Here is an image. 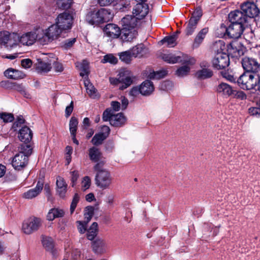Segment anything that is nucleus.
<instances>
[{
    "label": "nucleus",
    "instance_id": "37998d69",
    "mask_svg": "<svg viewBox=\"0 0 260 260\" xmlns=\"http://www.w3.org/2000/svg\"><path fill=\"white\" fill-rule=\"evenodd\" d=\"M78 124V119L75 117H72L69 123V128L71 134L76 133Z\"/></svg>",
    "mask_w": 260,
    "mask_h": 260
},
{
    "label": "nucleus",
    "instance_id": "de8ad7c7",
    "mask_svg": "<svg viewBox=\"0 0 260 260\" xmlns=\"http://www.w3.org/2000/svg\"><path fill=\"white\" fill-rule=\"evenodd\" d=\"M10 33L7 31L0 32V44L7 46Z\"/></svg>",
    "mask_w": 260,
    "mask_h": 260
},
{
    "label": "nucleus",
    "instance_id": "b1692460",
    "mask_svg": "<svg viewBox=\"0 0 260 260\" xmlns=\"http://www.w3.org/2000/svg\"><path fill=\"white\" fill-rule=\"evenodd\" d=\"M137 35L138 32L135 29L124 28L122 30L121 39L124 42H131Z\"/></svg>",
    "mask_w": 260,
    "mask_h": 260
},
{
    "label": "nucleus",
    "instance_id": "052dcab7",
    "mask_svg": "<svg viewBox=\"0 0 260 260\" xmlns=\"http://www.w3.org/2000/svg\"><path fill=\"white\" fill-rule=\"evenodd\" d=\"M113 115L110 110L106 109L103 114V120L104 121H109L110 122V119Z\"/></svg>",
    "mask_w": 260,
    "mask_h": 260
},
{
    "label": "nucleus",
    "instance_id": "680f3d73",
    "mask_svg": "<svg viewBox=\"0 0 260 260\" xmlns=\"http://www.w3.org/2000/svg\"><path fill=\"white\" fill-rule=\"evenodd\" d=\"M52 59L53 60V63L52 65H53V68L56 72H61L63 71V68L61 63L56 62L55 61V58L52 57Z\"/></svg>",
    "mask_w": 260,
    "mask_h": 260
},
{
    "label": "nucleus",
    "instance_id": "2f4dec72",
    "mask_svg": "<svg viewBox=\"0 0 260 260\" xmlns=\"http://www.w3.org/2000/svg\"><path fill=\"white\" fill-rule=\"evenodd\" d=\"M125 121V118L122 113L114 114L110 119L111 125L114 126H121Z\"/></svg>",
    "mask_w": 260,
    "mask_h": 260
},
{
    "label": "nucleus",
    "instance_id": "3c124183",
    "mask_svg": "<svg viewBox=\"0 0 260 260\" xmlns=\"http://www.w3.org/2000/svg\"><path fill=\"white\" fill-rule=\"evenodd\" d=\"M79 198L80 197L78 193H75L74 194L70 206L71 214H73L74 212L77 205L79 201Z\"/></svg>",
    "mask_w": 260,
    "mask_h": 260
},
{
    "label": "nucleus",
    "instance_id": "c03bdc74",
    "mask_svg": "<svg viewBox=\"0 0 260 260\" xmlns=\"http://www.w3.org/2000/svg\"><path fill=\"white\" fill-rule=\"evenodd\" d=\"M73 0H57V7L62 9H68L70 8Z\"/></svg>",
    "mask_w": 260,
    "mask_h": 260
},
{
    "label": "nucleus",
    "instance_id": "bb28decb",
    "mask_svg": "<svg viewBox=\"0 0 260 260\" xmlns=\"http://www.w3.org/2000/svg\"><path fill=\"white\" fill-rule=\"evenodd\" d=\"M208 32V28L205 27L202 29L196 35L193 42L192 47L193 48H198L203 42L206 35Z\"/></svg>",
    "mask_w": 260,
    "mask_h": 260
},
{
    "label": "nucleus",
    "instance_id": "a19ab883",
    "mask_svg": "<svg viewBox=\"0 0 260 260\" xmlns=\"http://www.w3.org/2000/svg\"><path fill=\"white\" fill-rule=\"evenodd\" d=\"M119 56L122 61L127 64L131 62L133 57L129 50L119 53Z\"/></svg>",
    "mask_w": 260,
    "mask_h": 260
},
{
    "label": "nucleus",
    "instance_id": "5fc2aeb1",
    "mask_svg": "<svg viewBox=\"0 0 260 260\" xmlns=\"http://www.w3.org/2000/svg\"><path fill=\"white\" fill-rule=\"evenodd\" d=\"M77 228L80 233L84 234L86 231L87 223L85 221H77Z\"/></svg>",
    "mask_w": 260,
    "mask_h": 260
},
{
    "label": "nucleus",
    "instance_id": "4468645a",
    "mask_svg": "<svg viewBox=\"0 0 260 260\" xmlns=\"http://www.w3.org/2000/svg\"><path fill=\"white\" fill-rule=\"evenodd\" d=\"M28 157L23 153H19L15 155L12 160V166L15 170H21L27 165Z\"/></svg>",
    "mask_w": 260,
    "mask_h": 260
},
{
    "label": "nucleus",
    "instance_id": "c85d7f7f",
    "mask_svg": "<svg viewBox=\"0 0 260 260\" xmlns=\"http://www.w3.org/2000/svg\"><path fill=\"white\" fill-rule=\"evenodd\" d=\"M217 92L224 96H232L234 89L230 85L225 83H221L217 87Z\"/></svg>",
    "mask_w": 260,
    "mask_h": 260
},
{
    "label": "nucleus",
    "instance_id": "5701e85b",
    "mask_svg": "<svg viewBox=\"0 0 260 260\" xmlns=\"http://www.w3.org/2000/svg\"><path fill=\"white\" fill-rule=\"evenodd\" d=\"M56 184L57 194L61 198H64L67 191L68 184L64 179L58 176L56 178Z\"/></svg>",
    "mask_w": 260,
    "mask_h": 260
},
{
    "label": "nucleus",
    "instance_id": "393cba45",
    "mask_svg": "<svg viewBox=\"0 0 260 260\" xmlns=\"http://www.w3.org/2000/svg\"><path fill=\"white\" fill-rule=\"evenodd\" d=\"M92 250L97 254L104 253L106 250L107 244L103 239H96L92 243Z\"/></svg>",
    "mask_w": 260,
    "mask_h": 260
},
{
    "label": "nucleus",
    "instance_id": "13d9d810",
    "mask_svg": "<svg viewBox=\"0 0 260 260\" xmlns=\"http://www.w3.org/2000/svg\"><path fill=\"white\" fill-rule=\"evenodd\" d=\"M249 113L251 115L256 117H260V106L258 107H251L249 109Z\"/></svg>",
    "mask_w": 260,
    "mask_h": 260
},
{
    "label": "nucleus",
    "instance_id": "39448f33",
    "mask_svg": "<svg viewBox=\"0 0 260 260\" xmlns=\"http://www.w3.org/2000/svg\"><path fill=\"white\" fill-rule=\"evenodd\" d=\"M110 80L111 83L121 84L119 88L121 90H123L132 84L133 82V77L131 72L126 70L119 73L118 79H110Z\"/></svg>",
    "mask_w": 260,
    "mask_h": 260
},
{
    "label": "nucleus",
    "instance_id": "58836bf2",
    "mask_svg": "<svg viewBox=\"0 0 260 260\" xmlns=\"http://www.w3.org/2000/svg\"><path fill=\"white\" fill-rule=\"evenodd\" d=\"M9 38L6 47L12 48L15 47L17 45L18 42H20V37L16 34H10Z\"/></svg>",
    "mask_w": 260,
    "mask_h": 260
},
{
    "label": "nucleus",
    "instance_id": "c9c22d12",
    "mask_svg": "<svg viewBox=\"0 0 260 260\" xmlns=\"http://www.w3.org/2000/svg\"><path fill=\"white\" fill-rule=\"evenodd\" d=\"M213 75L212 71L209 69L204 68L199 70L196 73V76L200 79H204L210 78Z\"/></svg>",
    "mask_w": 260,
    "mask_h": 260
},
{
    "label": "nucleus",
    "instance_id": "0e129e2a",
    "mask_svg": "<svg viewBox=\"0 0 260 260\" xmlns=\"http://www.w3.org/2000/svg\"><path fill=\"white\" fill-rule=\"evenodd\" d=\"M71 181H72V187H74L76 183V181H77L78 177H79V174L77 171H74L71 172Z\"/></svg>",
    "mask_w": 260,
    "mask_h": 260
},
{
    "label": "nucleus",
    "instance_id": "dca6fc26",
    "mask_svg": "<svg viewBox=\"0 0 260 260\" xmlns=\"http://www.w3.org/2000/svg\"><path fill=\"white\" fill-rule=\"evenodd\" d=\"M110 132L109 126L104 125L102 127L101 131L96 134L91 140V143L95 146L102 144L103 141L108 137Z\"/></svg>",
    "mask_w": 260,
    "mask_h": 260
},
{
    "label": "nucleus",
    "instance_id": "a878e982",
    "mask_svg": "<svg viewBox=\"0 0 260 260\" xmlns=\"http://www.w3.org/2000/svg\"><path fill=\"white\" fill-rule=\"evenodd\" d=\"M88 151L89 157L91 161L96 164L100 161H104L102 159V153L98 148L93 146L89 148Z\"/></svg>",
    "mask_w": 260,
    "mask_h": 260
},
{
    "label": "nucleus",
    "instance_id": "423d86ee",
    "mask_svg": "<svg viewBox=\"0 0 260 260\" xmlns=\"http://www.w3.org/2000/svg\"><path fill=\"white\" fill-rule=\"evenodd\" d=\"M41 218L32 216L25 220L22 224V229L23 232L27 235L37 231L42 225Z\"/></svg>",
    "mask_w": 260,
    "mask_h": 260
},
{
    "label": "nucleus",
    "instance_id": "aec40b11",
    "mask_svg": "<svg viewBox=\"0 0 260 260\" xmlns=\"http://www.w3.org/2000/svg\"><path fill=\"white\" fill-rule=\"evenodd\" d=\"M104 31L108 37L112 38H117L121 35L120 28L115 24H107L104 27Z\"/></svg>",
    "mask_w": 260,
    "mask_h": 260
},
{
    "label": "nucleus",
    "instance_id": "ddd939ff",
    "mask_svg": "<svg viewBox=\"0 0 260 260\" xmlns=\"http://www.w3.org/2000/svg\"><path fill=\"white\" fill-rule=\"evenodd\" d=\"M124 28L135 29L138 25H140L144 22L139 17L135 15H126L122 19Z\"/></svg>",
    "mask_w": 260,
    "mask_h": 260
},
{
    "label": "nucleus",
    "instance_id": "9d476101",
    "mask_svg": "<svg viewBox=\"0 0 260 260\" xmlns=\"http://www.w3.org/2000/svg\"><path fill=\"white\" fill-rule=\"evenodd\" d=\"M241 9L246 17L254 18L257 16L259 10L256 4L251 1H247L241 5Z\"/></svg>",
    "mask_w": 260,
    "mask_h": 260
},
{
    "label": "nucleus",
    "instance_id": "7ed1b4c3",
    "mask_svg": "<svg viewBox=\"0 0 260 260\" xmlns=\"http://www.w3.org/2000/svg\"><path fill=\"white\" fill-rule=\"evenodd\" d=\"M113 14L110 10L102 8L98 11L89 12L86 16V21L91 25L99 24L110 21Z\"/></svg>",
    "mask_w": 260,
    "mask_h": 260
},
{
    "label": "nucleus",
    "instance_id": "f704fd0d",
    "mask_svg": "<svg viewBox=\"0 0 260 260\" xmlns=\"http://www.w3.org/2000/svg\"><path fill=\"white\" fill-rule=\"evenodd\" d=\"M177 39V33L170 36L165 37L160 42L162 44L167 43L168 47H174L177 45L176 40Z\"/></svg>",
    "mask_w": 260,
    "mask_h": 260
},
{
    "label": "nucleus",
    "instance_id": "864d4df0",
    "mask_svg": "<svg viewBox=\"0 0 260 260\" xmlns=\"http://www.w3.org/2000/svg\"><path fill=\"white\" fill-rule=\"evenodd\" d=\"M166 74L167 71L165 70H162L157 72H154L152 74H150L149 76L150 78L160 79L164 77Z\"/></svg>",
    "mask_w": 260,
    "mask_h": 260
},
{
    "label": "nucleus",
    "instance_id": "09e8293b",
    "mask_svg": "<svg viewBox=\"0 0 260 260\" xmlns=\"http://www.w3.org/2000/svg\"><path fill=\"white\" fill-rule=\"evenodd\" d=\"M14 119V117L12 114L7 113H0V120H2L5 123L12 122Z\"/></svg>",
    "mask_w": 260,
    "mask_h": 260
},
{
    "label": "nucleus",
    "instance_id": "bf43d9fd",
    "mask_svg": "<svg viewBox=\"0 0 260 260\" xmlns=\"http://www.w3.org/2000/svg\"><path fill=\"white\" fill-rule=\"evenodd\" d=\"M141 90L140 86L139 87H138V86L133 87L129 91V95H131L133 97H134V98L136 97L140 93L141 94Z\"/></svg>",
    "mask_w": 260,
    "mask_h": 260
},
{
    "label": "nucleus",
    "instance_id": "412c9836",
    "mask_svg": "<svg viewBox=\"0 0 260 260\" xmlns=\"http://www.w3.org/2000/svg\"><path fill=\"white\" fill-rule=\"evenodd\" d=\"M43 187V183L38 181L34 188L30 189L23 193L22 197L26 199H32L38 196L42 191Z\"/></svg>",
    "mask_w": 260,
    "mask_h": 260
},
{
    "label": "nucleus",
    "instance_id": "e433bc0d",
    "mask_svg": "<svg viewBox=\"0 0 260 260\" xmlns=\"http://www.w3.org/2000/svg\"><path fill=\"white\" fill-rule=\"evenodd\" d=\"M98 223L93 222L87 230V238L89 240H92L95 237L98 232Z\"/></svg>",
    "mask_w": 260,
    "mask_h": 260
},
{
    "label": "nucleus",
    "instance_id": "c756f323",
    "mask_svg": "<svg viewBox=\"0 0 260 260\" xmlns=\"http://www.w3.org/2000/svg\"><path fill=\"white\" fill-rule=\"evenodd\" d=\"M141 94L143 95H149L154 90L153 83L149 80H145L141 85Z\"/></svg>",
    "mask_w": 260,
    "mask_h": 260
},
{
    "label": "nucleus",
    "instance_id": "9b49d317",
    "mask_svg": "<svg viewBox=\"0 0 260 260\" xmlns=\"http://www.w3.org/2000/svg\"><path fill=\"white\" fill-rule=\"evenodd\" d=\"M53 60L52 57L46 55L42 58H38L36 63V70L38 73H47L52 68Z\"/></svg>",
    "mask_w": 260,
    "mask_h": 260
},
{
    "label": "nucleus",
    "instance_id": "69168bd1",
    "mask_svg": "<svg viewBox=\"0 0 260 260\" xmlns=\"http://www.w3.org/2000/svg\"><path fill=\"white\" fill-rule=\"evenodd\" d=\"M74 108V103L72 101L70 104L66 107L65 110V116L66 117H69L72 114Z\"/></svg>",
    "mask_w": 260,
    "mask_h": 260
},
{
    "label": "nucleus",
    "instance_id": "f03ea898",
    "mask_svg": "<svg viewBox=\"0 0 260 260\" xmlns=\"http://www.w3.org/2000/svg\"><path fill=\"white\" fill-rule=\"evenodd\" d=\"M105 161H101L96 164L94 170L97 172L95 178L96 185L101 188H108L112 183V177L107 170L103 168Z\"/></svg>",
    "mask_w": 260,
    "mask_h": 260
},
{
    "label": "nucleus",
    "instance_id": "f8f14e48",
    "mask_svg": "<svg viewBox=\"0 0 260 260\" xmlns=\"http://www.w3.org/2000/svg\"><path fill=\"white\" fill-rule=\"evenodd\" d=\"M39 29L34 31L25 33L20 37V42L25 45H32L36 41L40 43V38L41 37L39 36Z\"/></svg>",
    "mask_w": 260,
    "mask_h": 260
},
{
    "label": "nucleus",
    "instance_id": "6e6d98bb",
    "mask_svg": "<svg viewBox=\"0 0 260 260\" xmlns=\"http://www.w3.org/2000/svg\"><path fill=\"white\" fill-rule=\"evenodd\" d=\"M232 96L235 98L239 99L240 100H244L246 99V94L242 91H237L234 89L233 93Z\"/></svg>",
    "mask_w": 260,
    "mask_h": 260
},
{
    "label": "nucleus",
    "instance_id": "6ab92c4d",
    "mask_svg": "<svg viewBox=\"0 0 260 260\" xmlns=\"http://www.w3.org/2000/svg\"><path fill=\"white\" fill-rule=\"evenodd\" d=\"M148 5L144 3H139L133 9V14L143 20V19L148 14Z\"/></svg>",
    "mask_w": 260,
    "mask_h": 260
},
{
    "label": "nucleus",
    "instance_id": "e2e57ef3",
    "mask_svg": "<svg viewBox=\"0 0 260 260\" xmlns=\"http://www.w3.org/2000/svg\"><path fill=\"white\" fill-rule=\"evenodd\" d=\"M25 123V119L23 118V116L20 115L17 117L16 120L13 124V127H18L19 126H21V124H23Z\"/></svg>",
    "mask_w": 260,
    "mask_h": 260
},
{
    "label": "nucleus",
    "instance_id": "338daca9",
    "mask_svg": "<svg viewBox=\"0 0 260 260\" xmlns=\"http://www.w3.org/2000/svg\"><path fill=\"white\" fill-rule=\"evenodd\" d=\"M22 67L25 69H28L31 67L32 65V61L29 58L23 59L21 61Z\"/></svg>",
    "mask_w": 260,
    "mask_h": 260
},
{
    "label": "nucleus",
    "instance_id": "20e7f679",
    "mask_svg": "<svg viewBox=\"0 0 260 260\" xmlns=\"http://www.w3.org/2000/svg\"><path fill=\"white\" fill-rule=\"evenodd\" d=\"M40 44L43 45L48 44L52 41L58 38L62 31L56 24H52L47 29H40Z\"/></svg>",
    "mask_w": 260,
    "mask_h": 260
},
{
    "label": "nucleus",
    "instance_id": "a18cd8bd",
    "mask_svg": "<svg viewBox=\"0 0 260 260\" xmlns=\"http://www.w3.org/2000/svg\"><path fill=\"white\" fill-rule=\"evenodd\" d=\"M190 71L189 66L185 65L178 68L176 71V75L179 77H183L187 75Z\"/></svg>",
    "mask_w": 260,
    "mask_h": 260
},
{
    "label": "nucleus",
    "instance_id": "79ce46f5",
    "mask_svg": "<svg viewBox=\"0 0 260 260\" xmlns=\"http://www.w3.org/2000/svg\"><path fill=\"white\" fill-rule=\"evenodd\" d=\"M145 49L144 45L142 44L137 45L134 47L129 51L132 53L133 57H137L139 55H141L144 49Z\"/></svg>",
    "mask_w": 260,
    "mask_h": 260
},
{
    "label": "nucleus",
    "instance_id": "603ef678",
    "mask_svg": "<svg viewBox=\"0 0 260 260\" xmlns=\"http://www.w3.org/2000/svg\"><path fill=\"white\" fill-rule=\"evenodd\" d=\"M203 15L202 10L201 8H197L193 13H192V17L190 19H193L194 20H197V22H199L201 17Z\"/></svg>",
    "mask_w": 260,
    "mask_h": 260
},
{
    "label": "nucleus",
    "instance_id": "7c9ffc66",
    "mask_svg": "<svg viewBox=\"0 0 260 260\" xmlns=\"http://www.w3.org/2000/svg\"><path fill=\"white\" fill-rule=\"evenodd\" d=\"M64 213V211L62 209L52 208L49 211L47 215V219L49 221H52L56 218L63 217Z\"/></svg>",
    "mask_w": 260,
    "mask_h": 260
},
{
    "label": "nucleus",
    "instance_id": "f3484780",
    "mask_svg": "<svg viewBox=\"0 0 260 260\" xmlns=\"http://www.w3.org/2000/svg\"><path fill=\"white\" fill-rule=\"evenodd\" d=\"M258 62L253 58L245 57L242 61V65L246 72L257 73L258 68Z\"/></svg>",
    "mask_w": 260,
    "mask_h": 260
},
{
    "label": "nucleus",
    "instance_id": "72a5a7b5",
    "mask_svg": "<svg viewBox=\"0 0 260 260\" xmlns=\"http://www.w3.org/2000/svg\"><path fill=\"white\" fill-rule=\"evenodd\" d=\"M76 67L79 68L80 70V75L82 77L85 76H87L89 70V63L86 60H83L81 62L78 63Z\"/></svg>",
    "mask_w": 260,
    "mask_h": 260
},
{
    "label": "nucleus",
    "instance_id": "a211bd4d",
    "mask_svg": "<svg viewBox=\"0 0 260 260\" xmlns=\"http://www.w3.org/2000/svg\"><path fill=\"white\" fill-rule=\"evenodd\" d=\"M229 19L231 23H236L243 25V24L247 21V17L242 11L235 10L229 13Z\"/></svg>",
    "mask_w": 260,
    "mask_h": 260
},
{
    "label": "nucleus",
    "instance_id": "2eb2a0df",
    "mask_svg": "<svg viewBox=\"0 0 260 260\" xmlns=\"http://www.w3.org/2000/svg\"><path fill=\"white\" fill-rule=\"evenodd\" d=\"M243 30V25L231 23L226 29V34L230 38L237 39L241 37Z\"/></svg>",
    "mask_w": 260,
    "mask_h": 260
},
{
    "label": "nucleus",
    "instance_id": "4d7b16f0",
    "mask_svg": "<svg viewBox=\"0 0 260 260\" xmlns=\"http://www.w3.org/2000/svg\"><path fill=\"white\" fill-rule=\"evenodd\" d=\"M91 184V180L89 177L85 176L83 178L82 181V188L85 190L89 188Z\"/></svg>",
    "mask_w": 260,
    "mask_h": 260
},
{
    "label": "nucleus",
    "instance_id": "774afa93",
    "mask_svg": "<svg viewBox=\"0 0 260 260\" xmlns=\"http://www.w3.org/2000/svg\"><path fill=\"white\" fill-rule=\"evenodd\" d=\"M76 42L75 38L70 39L67 40L64 43V47L65 48L68 49L71 47Z\"/></svg>",
    "mask_w": 260,
    "mask_h": 260
},
{
    "label": "nucleus",
    "instance_id": "cd10ccee",
    "mask_svg": "<svg viewBox=\"0 0 260 260\" xmlns=\"http://www.w3.org/2000/svg\"><path fill=\"white\" fill-rule=\"evenodd\" d=\"M4 74L7 78L14 80L22 79L25 77V74L22 72L12 68L6 70Z\"/></svg>",
    "mask_w": 260,
    "mask_h": 260
},
{
    "label": "nucleus",
    "instance_id": "1a4fd4ad",
    "mask_svg": "<svg viewBox=\"0 0 260 260\" xmlns=\"http://www.w3.org/2000/svg\"><path fill=\"white\" fill-rule=\"evenodd\" d=\"M229 64V55L222 52H217L212 60L213 67L217 70L224 69L228 67Z\"/></svg>",
    "mask_w": 260,
    "mask_h": 260
},
{
    "label": "nucleus",
    "instance_id": "8fccbe9b",
    "mask_svg": "<svg viewBox=\"0 0 260 260\" xmlns=\"http://www.w3.org/2000/svg\"><path fill=\"white\" fill-rule=\"evenodd\" d=\"M102 62L103 63L109 62L112 64H116L117 62V59L112 54H107L104 56Z\"/></svg>",
    "mask_w": 260,
    "mask_h": 260
},
{
    "label": "nucleus",
    "instance_id": "4c0bfd02",
    "mask_svg": "<svg viewBox=\"0 0 260 260\" xmlns=\"http://www.w3.org/2000/svg\"><path fill=\"white\" fill-rule=\"evenodd\" d=\"M198 23L197 20H194L193 19H189L185 29V32L187 36H190L194 32Z\"/></svg>",
    "mask_w": 260,
    "mask_h": 260
},
{
    "label": "nucleus",
    "instance_id": "4be33fe9",
    "mask_svg": "<svg viewBox=\"0 0 260 260\" xmlns=\"http://www.w3.org/2000/svg\"><path fill=\"white\" fill-rule=\"evenodd\" d=\"M32 135V131L28 126H23L19 131L18 138L21 142L27 143L31 140Z\"/></svg>",
    "mask_w": 260,
    "mask_h": 260
},
{
    "label": "nucleus",
    "instance_id": "ea45409f",
    "mask_svg": "<svg viewBox=\"0 0 260 260\" xmlns=\"http://www.w3.org/2000/svg\"><path fill=\"white\" fill-rule=\"evenodd\" d=\"M42 242L44 247L46 250L52 251L54 247V244L51 238L44 237H43Z\"/></svg>",
    "mask_w": 260,
    "mask_h": 260
},
{
    "label": "nucleus",
    "instance_id": "0eeeda50",
    "mask_svg": "<svg viewBox=\"0 0 260 260\" xmlns=\"http://www.w3.org/2000/svg\"><path fill=\"white\" fill-rule=\"evenodd\" d=\"M161 58L165 62L172 64L178 62L186 63L190 62L188 56L181 52H178L177 54L165 53L161 55Z\"/></svg>",
    "mask_w": 260,
    "mask_h": 260
},
{
    "label": "nucleus",
    "instance_id": "6e6552de",
    "mask_svg": "<svg viewBox=\"0 0 260 260\" xmlns=\"http://www.w3.org/2000/svg\"><path fill=\"white\" fill-rule=\"evenodd\" d=\"M73 17L71 14L63 12L58 15L56 19V24L62 30L70 29L73 24Z\"/></svg>",
    "mask_w": 260,
    "mask_h": 260
},
{
    "label": "nucleus",
    "instance_id": "473e14b6",
    "mask_svg": "<svg viewBox=\"0 0 260 260\" xmlns=\"http://www.w3.org/2000/svg\"><path fill=\"white\" fill-rule=\"evenodd\" d=\"M84 85L86 87V92L90 98L95 99L99 97L97 90L88 80L86 79L84 81Z\"/></svg>",
    "mask_w": 260,
    "mask_h": 260
},
{
    "label": "nucleus",
    "instance_id": "f257e3e1",
    "mask_svg": "<svg viewBox=\"0 0 260 260\" xmlns=\"http://www.w3.org/2000/svg\"><path fill=\"white\" fill-rule=\"evenodd\" d=\"M237 82L243 89L260 91V79L256 73L245 72L238 78Z\"/></svg>",
    "mask_w": 260,
    "mask_h": 260
},
{
    "label": "nucleus",
    "instance_id": "49530a36",
    "mask_svg": "<svg viewBox=\"0 0 260 260\" xmlns=\"http://www.w3.org/2000/svg\"><path fill=\"white\" fill-rule=\"evenodd\" d=\"M20 150V151L19 153H23L25 155H26L28 157L32 152V148L30 145L26 144V143L21 144Z\"/></svg>",
    "mask_w": 260,
    "mask_h": 260
}]
</instances>
